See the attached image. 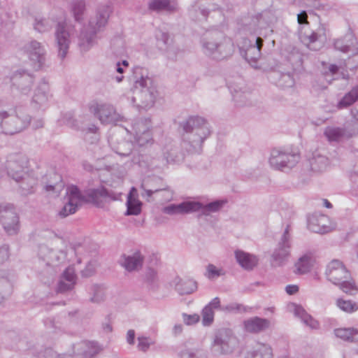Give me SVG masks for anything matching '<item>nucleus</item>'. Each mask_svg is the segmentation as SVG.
Masks as SVG:
<instances>
[{
  "instance_id": "nucleus-1",
  "label": "nucleus",
  "mask_w": 358,
  "mask_h": 358,
  "mask_svg": "<svg viewBox=\"0 0 358 358\" xmlns=\"http://www.w3.org/2000/svg\"><path fill=\"white\" fill-rule=\"evenodd\" d=\"M243 34H250L255 37V43L251 39L243 38L238 43L241 55L245 59L255 66L259 59L261 57V49L263 46L264 39L273 33V30L263 19L262 15H257L250 19H246L243 26L241 29Z\"/></svg>"
},
{
  "instance_id": "nucleus-2",
  "label": "nucleus",
  "mask_w": 358,
  "mask_h": 358,
  "mask_svg": "<svg viewBox=\"0 0 358 358\" xmlns=\"http://www.w3.org/2000/svg\"><path fill=\"white\" fill-rule=\"evenodd\" d=\"M182 134V147L188 152L199 153L203 141L210 135L211 130L207 120L199 115L189 116L180 124Z\"/></svg>"
},
{
  "instance_id": "nucleus-3",
  "label": "nucleus",
  "mask_w": 358,
  "mask_h": 358,
  "mask_svg": "<svg viewBox=\"0 0 358 358\" xmlns=\"http://www.w3.org/2000/svg\"><path fill=\"white\" fill-rule=\"evenodd\" d=\"M131 80L134 83L131 88L133 102H138V104L141 103L144 107L152 106L155 102L157 91L148 69L141 66L134 67Z\"/></svg>"
},
{
  "instance_id": "nucleus-4",
  "label": "nucleus",
  "mask_w": 358,
  "mask_h": 358,
  "mask_svg": "<svg viewBox=\"0 0 358 358\" xmlns=\"http://www.w3.org/2000/svg\"><path fill=\"white\" fill-rule=\"evenodd\" d=\"M31 122V117L24 108H12L6 101L0 100V132L13 135L24 129Z\"/></svg>"
},
{
  "instance_id": "nucleus-5",
  "label": "nucleus",
  "mask_w": 358,
  "mask_h": 358,
  "mask_svg": "<svg viewBox=\"0 0 358 358\" xmlns=\"http://www.w3.org/2000/svg\"><path fill=\"white\" fill-rule=\"evenodd\" d=\"M201 45L205 55L217 60L224 59L233 52L231 41L217 30L207 31L201 40Z\"/></svg>"
},
{
  "instance_id": "nucleus-6",
  "label": "nucleus",
  "mask_w": 358,
  "mask_h": 358,
  "mask_svg": "<svg viewBox=\"0 0 358 358\" xmlns=\"http://www.w3.org/2000/svg\"><path fill=\"white\" fill-rule=\"evenodd\" d=\"M110 14V8L108 6L100 7L94 17H92L87 26H85L78 36V45L83 51H87L94 43L96 34L104 27Z\"/></svg>"
},
{
  "instance_id": "nucleus-7",
  "label": "nucleus",
  "mask_w": 358,
  "mask_h": 358,
  "mask_svg": "<svg viewBox=\"0 0 358 358\" xmlns=\"http://www.w3.org/2000/svg\"><path fill=\"white\" fill-rule=\"evenodd\" d=\"M238 338L230 329H222L215 335L210 345V351L215 356L231 354L238 347Z\"/></svg>"
},
{
  "instance_id": "nucleus-8",
  "label": "nucleus",
  "mask_w": 358,
  "mask_h": 358,
  "mask_svg": "<svg viewBox=\"0 0 358 358\" xmlns=\"http://www.w3.org/2000/svg\"><path fill=\"white\" fill-rule=\"evenodd\" d=\"M291 227L287 224L278 241L276 248L274 250L271 259L273 266H282L288 256L292 246V236L290 234Z\"/></svg>"
},
{
  "instance_id": "nucleus-9",
  "label": "nucleus",
  "mask_w": 358,
  "mask_h": 358,
  "mask_svg": "<svg viewBox=\"0 0 358 358\" xmlns=\"http://www.w3.org/2000/svg\"><path fill=\"white\" fill-rule=\"evenodd\" d=\"M299 160V156L298 155L274 148L271 151L268 162L273 169L283 171L285 169L294 167Z\"/></svg>"
},
{
  "instance_id": "nucleus-10",
  "label": "nucleus",
  "mask_w": 358,
  "mask_h": 358,
  "mask_svg": "<svg viewBox=\"0 0 358 358\" xmlns=\"http://www.w3.org/2000/svg\"><path fill=\"white\" fill-rule=\"evenodd\" d=\"M0 222L8 235L17 234L20 229L19 217L13 205H0Z\"/></svg>"
},
{
  "instance_id": "nucleus-11",
  "label": "nucleus",
  "mask_w": 358,
  "mask_h": 358,
  "mask_svg": "<svg viewBox=\"0 0 358 358\" xmlns=\"http://www.w3.org/2000/svg\"><path fill=\"white\" fill-rule=\"evenodd\" d=\"M72 27L66 22H59L55 27V37L58 56L63 59L69 50Z\"/></svg>"
},
{
  "instance_id": "nucleus-12",
  "label": "nucleus",
  "mask_w": 358,
  "mask_h": 358,
  "mask_svg": "<svg viewBox=\"0 0 358 358\" xmlns=\"http://www.w3.org/2000/svg\"><path fill=\"white\" fill-rule=\"evenodd\" d=\"M181 161L180 156H176V158H169V156L163 155L152 158L150 161L148 160V157L145 155L134 156L132 158V163L138 164L141 167L144 168H162L171 163H178Z\"/></svg>"
},
{
  "instance_id": "nucleus-13",
  "label": "nucleus",
  "mask_w": 358,
  "mask_h": 358,
  "mask_svg": "<svg viewBox=\"0 0 358 358\" xmlns=\"http://www.w3.org/2000/svg\"><path fill=\"white\" fill-rule=\"evenodd\" d=\"M108 143L112 150L121 157H129L142 155L137 151H133L134 144L132 142L120 138L117 134H113L108 138ZM132 161V159H131Z\"/></svg>"
},
{
  "instance_id": "nucleus-14",
  "label": "nucleus",
  "mask_w": 358,
  "mask_h": 358,
  "mask_svg": "<svg viewBox=\"0 0 358 358\" xmlns=\"http://www.w3.org/2000/svg\"><path fill=\"white\" fill-rule=\"evenodd\" d=\"M327 279L334 285L341 284L345 278H350V273L344 264L338 259H334L327 265L326 273Z\"/></svg>"
},
{
  "instance_id": "nucleus-15",
  "label": "nucleus",
  "mask_w": 358,
  "mask_h": 358,
  "mask_svg": "<svg viewBox=\"0 0 358 358\" xmlns=\"http://www.w3.org/2000/svg\"><path fill=\"white\" fill-rule=\"evenodd\" d=\"M27 50L34 69L35 70L42 69L45 66L46 59V50L44 46L36 41H31L27 45Z\"/></svg>"
},
{
  "instance_id": "nucleus-16",
  "label": "nucleus",
  "mask_w": 358,
  "mask_h": 358,
  "mask_svg": "<svg viewBox=\"0 0 358 358\" xmlns=\"http://www.w3.org/2000/svg\"><path fill=\"white\" fill-rule=\"evenodd\" d=\"M301 39L308 49L317 51L322 48L326 40V29L321 24L310 34L302 35Z\"/></svg>"
},
{
  "instance_id": "nucleus-17",
  "label": "nucleus",
  "mask_w": 358,
  "mask_h": 358,
  "mask_svg": "<svg viewBox=\"0 0 358 358\" xmlns=\"http://www.w3.org/2000/svg\"><path fill=\"white\" fill-rule=\"evenodd\" d=\"M50 97L48 83L43 79L34 91L32 98L33 107L36 109H45Z\"/></svg>"
},
{
  "instance_id": "nucleus-18",
  "label": "nucleus",
  "mask_w": 358,
  "mask_h": 358,
  "mask_svg": "<svg viewBox=\"0 0 358 358\" xmlns=\"http://www.w3.org/2000/svg\"><path fill=\"white\" fill-rule=\"evenodd\" d=\"M201 208V202L187 201L176 204L172 203L163 208V212L170 215H184L194 212H199Z\"/></svg>"
},
{
  "instance_id": "nucleus-19",
  "label": "nucleus",
  "mask_w": 358,
  "mask_h": 358,
  "mask_svg": "<svg viewBox=\"0 0 358 358\" xmlns=\"http://www.w3.org/2000/svg\"><path fill=\"white\" fill-rule=\"evenodd\" d=\"M12 86L21 94H28L34 83V77L27 71H16L11 77Z\"/></svg>"
},
{
  "instance_id": "nucleus-20",
  "label": "nucleus",
  "mask_w": 358,
  "mask_h": 358,
  "mask_svg": "<svg viewBox=\"0 0 358 358\" xmlns=\"http://www.w3.org/2000/svg\"><path fill=\"white\" fill-rule=\"evenodd\" d=\"M25 161L22 156L16 155L6 162V169L8 177L16 182H20V178L24 175Z\"/></svg>"
},
{
  "instance_id": "nucleus-21",
  "label": "nucleus",
  "mask_w": 358,
  "mask_h": 358,
  "mask_svg": "<svg viewBox=\"0 0 358 358\" xmlns=\"http://www.w3.org/2000/svg\"><path fill=\"white\" fill-rule=\"evenodd\" d=\"M94 112L102 124H117L120 119L113 106L108 103L97 105Z\"/></svg>"
},
{
  "instance_id": "nucleus-22",
  "label": "nucleus",
  "mask_w": 358,
  "mask_h": 358,
  "mask_svg": "<svg viewBox=\"0 0 358 358\" xmlns=\"http://www.w3.org/2000/svg\"><path fill=\"white\" fill-rule=\"evenodd\" d=\"M74 354L83 358H93L100 353L103 348L95 341H82L73 346Z\"/></svg>"
},
{
  "instance_id": "nucleus-23",
  "label": "nucleus",
  "mask_w": 358,
  "mask_h": 358,
  "mask_svg": "<svg viewBox=\"0 0 358 358\" xmlns=\"http://www.w3.org/2000/svg\"><path fill=\"white\" fill-rule=\"evenodd\" d=\"M89 197L95 206L102 207L106 202L117 200L119 194L101 187L91 190L89 193Z\"/></svg>"
},
{
  "instance_id": "nucleus-24",
  "label": "nucleus",
  "mask_w": 358,
  "mask_h": 358,
  "mask_svg": "<svg viewBox=\"0 0 358 358\" xmlns=\"http://www.w3.org/2000/svg\"><path fill=\"white\" fill-rule=\"evenodd\" d=\"M243 325L245 331L250 334H259L270 327L271 322L268 319L255 316L244 320Z\"/></svg>"
},
{
  "instance_id": "nucleus-25",
  "label": "nucleus",
  "mask_w": 358,
  "mask_h": 358,
  "mask_svg": "<svg viewBox=\"0 0 358 358\" xmlns=\"http://www.w3.org/2000/svg\"><path fill=\"white\" fill-rule=\"evenodd\" d=\"M76 278L74 268L72 266L66 268L58 282L57 292L64 293L71 290L76 283Z\"/></svg>"
},
{
  "instance_id": "nucleus-26",
  "label": "nucleus",
  "mask_w": 358,
  "mask_h": 358,
  "mask_svg": "<svg viewBox=\"0 0 358 358\" xmlns=\"http://www.w3.org/2000/svg\"><path fill=\"white\" fill-rule=\"evenodd\" d=\"M144 257L139 251L134 252L131 255H122L120 264L129 272L138 271L141 268Z\"/></svg>"
},
{
  "instance_id": "nucleus-27",
  "label": "nucleus",
  "mask_w": 358,
  "mask_h": 358,
  "mask_svg": "<svg viewBox=\"0 0 358 358\" xmlns=\"http://www.w3.org/2000/svg\"><path fill=\"white\" fill-rule=\"evenodd\" d=\"M355 45L356 39L352 34H347L343 37L334 41V49L343 53L356 51Z\"/></svg>"
},
{
  "instance_id": "nucleus-28",
  "label": "nucleus",
  "mask_w": 358,
  "mask_h": 358,
  "mask_svg": "<svg viewBox=\"0 0 358 358\" xmlns=\"http://www.w3.org/2000/svg\"><path fill=\"white\" fill-rule=\"evenodd\" d=\"M310 169L315 173H322L327 170L330 166L329 158L318 151L313 153V157L309 160Z\"/></svg>"
},
{
  "instance_id": "nucleus-29",
  "label": "nucleus",
  "mask_w": 358,
  "mask_h": 358,
  "mask_svg": "<svg viewBox=\"0 0 358 358\" xmlns=\"http://www.w3.org/2000/svg\"><path fill=\"white\" fill-rule=\"evenodd\" d=\"M220 308V300L218 297L214 298L202 310V324L203 326H210L214 320V309Z\"/></svg>"
},
{
  "instance_id": "nucleus-30",
  "label": "nucleus",
  "mask_w": 358,
  "mask_h": 358,
  "mask_svg": "<svg viewBox=\"0 0 358 358\" xmlns=\"http://www.w3.org/2000/svg\"><path fill=\"white\" fill-rule=\"evenodd\" d=\"M148 9L157 13H173L177 10V3L173 0H152L148 3Z\"/></svg>"
},
{
  "instance_id": "nucleus-31",
  "label": "nucleus",
  "mask_w": 358,
  "mask_h": 358,
  "mask_svg": "<svg viewBox=\"0 0 358 358\" xmlns=\"http://www.w3.org/2000/svg\"><path fill=\"white\" fill-rule=\"evenodd\" d=\"M235 257L239 265L246 270H252L258 262L256 256L240 250L235 251Z\"/></svg>"
},
{
  "instance_id": "nucleus-32",
  "label": "nucleus",
  "mask_w": 358,
  "mask_h": 358,
  "mask_svg": "<svg viewBox=\"0 0 358 358\" xmlns=\"http://www.w3.org/2000/svg\"><path fill=\"white\" fill-rule=\"evenodd\" d=\"M293 312L294 315L300 318L306 326L312 329H319V322L309 315L301 306L294 304Z\"/></svg>"
},
{
  "instance_id": "nucleus-33",
  "label": "nucleus",
  "mask_w": 358,
  "mask_h": 358,
  "mask_svg": "<svg viewBox=\"0 0 358 358\" xmlns=\"http://www.w3.org/2000/svg\"><path fill=\"white\" fill-rule=\"evenodd\" d=\"M173 282L175 289L181 295L192 294L197 288L196 282L193 280H182L180 278H176Z\"/></svg>"
},
{
  "instance_id": "nucleus-34",
  "label": "nucleus",
  "mask_w": 358,
  "mask_h": 358,
  "mask_svg": "<svg viewBox=\"0 0 358 358\" xmlns=\"http://www.w3.org/2000/svg\"><path fill=\"white\" fill-rule=\"evenodd\" d=\"M142 188L143 192H142L141 195L143 197H147L148 201L153 194H155L156 197L161 196L163 200H169L173 196L172 191L166 185L157 189H145L143 187H142Z\"/></svg>"
},
{
  "instance_id": "nucleus-35",
  "label": "nucleus",
  "mask_w": 358,
  "mask_h": 358,
  "mask_svg": "<svg viewBox=\"0 0 358 358\" xmlns=\"http://www.w3.org/2000/svg\"><path fill=\"white\" fill-rule=\"evenodd\" d=\"M358 101V85H355L347 92L338 102V109L347 108Z\"/></svg>"
},
{
  "instance_id": "nucleus-36",
  "label": "nucleus",
  "mask_w": 358,
  "mask_h": 358,
  "mask_svg": "<svg viewBox=\"0 0 358 358\" xmlns=\"http://www.w3.org/2000/svg\"><path fill=\"white\" fill-rule=\"evenodd\" d=\"M324 134L327 139L331 142H338L344 138H348L352 136V134L348 133L345 129L340 127H329L326 128Z\"/></svg>"
},
{
  "instance_id": "nucleus-37",
  "label": "nucleus",
  "mask_w": 358,
  "mask_h": 358,
  "mask_svg": "<svg viewBox=\"0 0 358 358\" xmlns=\"http://www.w3.org/2000/svg\"><path fill=\"white\" fill-rule=\"evenodd\" d=\"M135 139L139 146H144L152 140V134L148 127L138 123L136 126Z\"/></svg>"
},
{
  "instance_id": "nucleus-38",
  "label": "nucleus",
  "mask_w": 358,
  "mask_h": 358,
  "mask_svg": "<svg viewBox=\"0 0 358 358\" xmlns=\"http://www.w3.org/2000/svg\"><path fill=\"white\" fill-rule=\"evenodd\" d=\"M157 45L161 50L168 52L171 48L173 38L169 34L162 29H157L155 32Z\"/></svg>"
},
{
  "instance_id": "nucleus-39",
  "label": "nucleus",
  "mask_w": 358,
  "mask_h": 358,
  "mask_svg": "<svg viewBox=\"0 0 358 358\" xmlns=\"http://www.w3.org/2000/svg\"><path fill=\"white\" fill-rule=\"evenodd\" d=\"M336 337L348 342H358V329L350 328H338L334 330Z\"/></svg>"
},
{
  "instance_id": "nucleus-40",
  "label": "nucleus",
  "mask_w": 358,
  "mask_h": 358,
  "mask_svg": "<svg viewBox=\"0 0 358 358\" xmlns=\"http://www.w3.org/2000/svg\"><path fill=\"white\" fill-rule=\"evenodd\" d=\"M21 189L22 194L27 195L32 194L34 192V187L37 184L35 178L30 176L27 172L20 178V182H17Z\"/></svg>"
},
{
  "instance_id": "nucleus-41",
  "label": "nucleus",
  "mask_w": 358,
  "mask_h": 358,
  "mask_svg": "<svg viewBox=\"0 0 358 358\" xmlns=\"http://www.w3.org/2000/svg\"><path fill=\"white\" fill-rule=\"evenodd\" d=\"M245 358H273L271 348L266 344L258 343L255 350L247 353Z\"/></svg>"
},
{
  "instance_id": "nucleus-42",
  "label": "nucleus",
  "mask_w": 358,
  "mask_h": 358,
  "mask_svg": "<svg viewBox=\"0 0 358 358\" xmlns=\"http://www.w3.org/2000/svg\"><path fill=\"white\" fill-rule=\"evenodd\" d=\"M227 203V199L215 200L206 205L201 203V208L199 212H201V215H209L212 213L220 211Z\"/></svg>"
},
{
  "instance_id": "nucleus-43",
  "label": "nucleus",
  "mask_w": 358,
  "mask_h": 358,
  "mask_svg": "<svg viewBox=\"0 0 358 358\" xmlns=\"http://www.w3.org/2000/svg\"><path fill=\"white\" fill-rule=\"evenodd\" d=\"M13 293V285L6 277L0 275V304L6 301Z\"/></svg>"
},
{
  "instance_id": "nucleus-44",
  "label": "nucleus",
  "mask_w": 358,
  "mask_h": 358,
  "mask_svg": "<svg viewBox=\"0 0 358 358\" xmlns=\"http://www.w3.org/2000/svg\"><path fill=\"white\" fill-rule=\"evenodd\" d=\"M54 24L53 20L50 18H45L37 17L34 20L33 24L34 29L39 33H45L50 31Z\"/></svg>"
},
{
  "instance_id": "nucleus-45",
  "label": "nucleus",
  "mask_w": 358,
  "mask_h": 358,
  "mask_svg": "<svg viewBox=\"0 0 358 358\" xmlns=\"http://www.w3.org/2000/svg\"><path fill=\"white\" fill-rule=\"evenodd\" d=\"M312 266L311 257L305 255L300 257L298 262L295 264L296 272L299 274H304L310 271Z\"/></svg>"
},
{
  "instance_id": "nucleus-46",
  "label": "nucleus",
  "mask_w": 358,
  "mask_h": 358,
  "mask_svg": "<svg viewBox=\"0 0 358 358\" xmlns=\"http://www.w3.org/2000/svg\"><path fill=\"white\" fill-rule=\"evenodd\" d=\"M142 203L132 197L131 194L128 196L127 201V215H138L141 212Z\"/></svg>"
},
{
  "instance_id": "nucleus-47",
  "label": "nucleus",
  "mask_w": 358,
  "mask_h": 358,
  "mask_svg": "<svg viewBox=\"0 0 358 358\" xmlns=\"http://www.w3.org/2000/svg\"><path fill=\"white\" fill-rule=\"evenodd\" d=\"M180 358H206L203 351L199 348H183L178 352Z\"/></svg>"
},
{
  "instance_id": "nucleus-48",
  "label": "nucleus",
  "mask_w": 358,
  "mask_h": 358,
  "mask_svg": "<svg viewBox=\"0 0 358 358\" xmlns=\"http://www.w3.org/2000/svg\"><path fill=\"white\" fill-rule=\"evenodd\" d=\"M67 195L68 201H71L80 206L85 201L84 196L76 186L72 185L69 187L67 189Z\"/></svg>"
},
{
  "instance_id": "nucleus-49",
  "label": "nucleus",
  "mask_w": 358,
  "mask_h": 358,
  "mask_svg": "<svg viewBox=\"0 0 358 358\" xmlns=\"http://www.w3.org/2000/svg\"><path fill=\"white\" fill-rule=\"evenodd\" d=\"M46 251H48V254L44 258L48 261V264L55 263L56 262H59L63 259L66 257V254L61 251V256H58L56 254V252L53 250H49L45 245H43L40 247V253L45 254Z\"/></svg>"
},
{
  "instance_id": "nucleus-50",
  "label": "nucleus",
  "mask_w": 358,
  "mask_h": 358,
  "mask_svg": "<svg viewBox=\"0 0 358 358\" xmlns=\"http://www.w3.org/2000/svg\"><path fill=\"white\" fill-rule=\"evenodd\" d=\"M336 305L341 310L347 313H352L358 310V305L357 303L351 300L338 299L336 301Z\"/></svg>"
},
{
  "instance_id": "nucleus-51",
  "label": "nucleus",
  "mask_w": 358,
  "mask_h": 358,
  "mask_svg": "<svg viewBox=\"0 0 358 358\" xmlns=\"http://www.w3.org/2000/svg\"><path fill=\"white\" fill-rule=\"evenodd\" d=\"M71 10L76 21L82 20V16L85 10V2L83 0H76L71 3Z\"/></svg>"
},
{
  "instance_id": "nucleus-52",
  "label": "nucleus",
  "mask_w": 358,
  "mask_h": 358,
  "mask_svg": "<svg viewBox=\"0 0 358 358\" xmlns=\"http://www.w3.org/2000/svg\"><path fill=\"white\" fill-rule=\"evenodd\" d=\"M221 310L227 313H250L252 311V308L248 306H245L242 304L238 303H231L227 306L220 307Z\"/></svg>"
},
{
  "instance_id": "nucleus-53",
  "label": "nucleus",
  "mask_w": 358,
  "mask_h": 358,
  "mask_svg": "<svg viewBox=\"0 0 358 358\" xmlns=\"http://www.w3.org/2000/svg\"><path fill=\"white\" fill-rule=\"evenodd\" d=\"M225 274L222 268H218L215 265L209 264L206 267V277L209 280H214Z\"/></svg>"
},
{
  "instance_id": "nucleus-54",
  "label": "nucleus",
  "mask_w": 358,
  "mask_h": 358,
  "mask_svg": "<svg viewBox=\"0 0 358 358\" xmlns=\"http://www.w3.org/2000/svg\"><path fill=\"white\" fill-rule=\"evenodd\" d=\"M350 278H345L341 281V284L337 285L346 294L352 295L357 292V288L355 282L350 280Z\"/></svg>"
},
{
  "instance_id": "nucleus-55",
  "label": "nucleus",
  "mask_w": 358,
  "mask_h": 358,
  "mask_svg": "<svg viewBox=\"0 0 358 358\" xmlns=\"http://www.w3.org/2000/svg\"><path fill=\"white\" fill-rule=\"evenodd\" d=\"M91 291L93 292V296L90 299L92 302L100 303L103 300L104 292L101 286L94 285L91 287Z\"/></svg>"
},
{
  "instance_id": "nucleus-56",
  "label": "nucleus",
  "mask_w": 358,
  "mask_h": 358,
  "mask_svg": "<svg viewBox=\"0 0 358 358\" xmlns=\"http://www.w3.org/2000/svg\"><path fill=\"white\" fill-rule=\"evenodd\" d=\"M293 75L288 73H282L279 78V85L283 87H291L294 85Z\"/></svg>"
},
{
  "instance_id": "nucleus-57",
  "label": "nucleus",
  "mask_w": 358,
  "mask_h": 358,
  "mask_svg": "<svg viewBox=\"0 0 358 358\" xmlns=\"http://www.w3.org/2000/svg\"><path fill=\"white\" fill-rule=\"evenodd\" d=\"M80 206V205L71 202V201H68L59 212V215L60 216L65 217L69 215L73 214L76 212L78 206Z\"/></svg>"
},
{
  "instance_id": "nucleus-58",
  "label": "nucleus",
  "mask_w": 358,
  "mask_h": 358,
  "mask_svg": "<svg viewBox=\"0 0 358 358\" xmlns=\"http://www.w3.org/2000/svg\"><path fill=\"white\" fill-rule=\"evenodd\" d=\"M233 94V99L235 101L236 104L238 106H244L247 104V101L248 99V94L245 92H242L234 90Z\"/></svg>"
},
{
  "instance_id": "nucleus-59",
  "label": "nucleus",
  "mask_w": 358,
  "mask_h": 358,
  "mask_svg": "<svg viewBox=\"0 0 358 358\" xmlns=\"http://www.w3.org/2000/svg\"><path fill=\"white\" fill-rule=\"evenodd\" d=\"M138 341L137 348L143 352H146L152 343L150 338L144 336L138 337Z\"/></svg>"
},
{
  "instance_id": "nucleus-60",
  "label": "nucleus",
  "mask_w": 358,
  "mask_h": 358,
  "mask_svg": "<svg viewBox=\"0 0 358 358\" xmlns=\"http://www.w3.org/2000/svg\"><path fill=\"white\" fill-rule=\"evenodd\" d=\"M324 221V216L320 217L319 219H312L310 221L309 227L310 229L317 233H324V225L322 227H320L319 224L317 225L316 222H323Z\"/></svg>"
},
{
  "instance_id": "nucleus-61",
  "label": "nucleus",
  "mask_w": 358,
  "mask_h": 358,
  "mask_svg": "<svg viewBox=\"0 0 358 358\" xmlns=\"http://www.w3.org/2000/svg\"><path fill=\"white\" fill-rule=\"evenodd\" d=\"M183 320L187 325H192L197 323L200 320V316L197 314L187 315L184 313L182 315Z\"/></svg>"
},
{
  "instance_id": "nucleus-62",
  "label": "nucleus",
  "mask_w": 358,
  "mask_h": 358,
  "mask_svg": "<svg viewBox=\"0 0 358 358\" xmlns=\"http://www.w3.org/2000/svg\"><path fill=\"white\" fill-rule=\"evenodd\" d=\"M60 122L70 127H75L76 126V121L71 113H65L60 120Z\"/></svg>"
},
{
  "instance_id": "nucleus-63",
  "label": "nucleus",
  "mask_w": 358,
  "mask_h": 358,
  "mask_svg": "<svg viewBox=\"0 0 358 358\" xmlns=\"http://www.w3.org/2000/svg\"><path fill=\"white\" fill-rule=\"evenodd\" d=\"M9 257V247L3 245L0 247V264L7 260Z\"/></svg>"
},
{
  "instance_id": "nucleus-64",
  "label": "nucleus",
  "mask_w": 358,
  "mask_h": 358,
  "mask_svg": "<svg viewBox=\"0 0 358 358\" xmlns=\"http://www.w3.org/2000/svg\"><path fill=\"white\" fill-rule=\"evenodd\" d=\"M63 185L62 182H57L54 185L50 184L45 186V189L47 192H59L61 191Z\"/></svg>"
}]
</instances>
